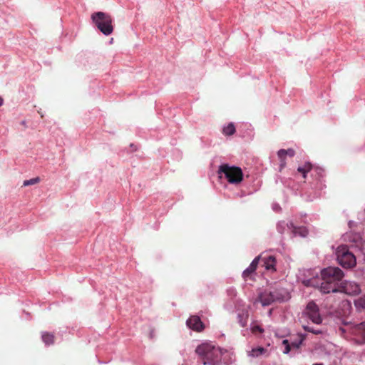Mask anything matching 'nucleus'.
<instances>
[{
    "label": "nucleus",
    "mask_w": 365,
    "mask_h": 365,
    "mask_svg": "<svg viewBox=\"0 0 365 365\" xmlns=\"http://www.w3.org/2000/svg\"><path fill=\"white\" fill-rule=\"evenodd\" d=\"M39 182H40V178L38 177H36L34 178H31L30 180H24L23 185H24V186H29V185L37 184Z\"/></svg>",
    "instance_id": "23"
},
{
    "label": "nucleus",
    "mask_w": 365,
    "mask_h": 365,
    "mask_svg": "<svg viewBox=\"0 0 365 365\" xmlns=\"http://www.w3.org/2000/svg\"><path fill=\"white\" fill-rule=\"evenodd\" d=\"M260 257H257L254 259L250 266L243 272L242 277L247 280L248 278H252V274L255 272L259 264Z\"/></svg>",
    "instance_id": "10"
},
{
    "label": "nucleus",
    "mask_w": 365,
    "mask_h": 365,
    "mask_svg": "<svg viewBox=\"0 0 365 365\" xmlns=\"http://www.w3.org/2000/svg\"><path fill=\"white\" fill-rule=\"evenodd\" d=\"M284 153H285L284 149H280L277 152L278 158L280 160L279 170H282L286 166V164H287V162H286L287 155H285Z\"/></svg>",
    "instance_id": "19"
},
{
    "label": "nucleus",
    "mask_w": 365,
    "mask_h": 365,
    "mask_svg": "<svg viewBox=\"0 0 365 365\" xmlns=\"http://www.w3.org/2000/svg\"><path fill=\"white\" fill-rule=\"evenodd\" d=\"M305 314L314 324H319L322 323V319L319 314V309L316 303L313 301L309 302L307 304Z\"/></svg>",
    "instance_id": "7"
},
{
    "label": "nucleus",
    "mask_w": 365,
    "mask_h": 365,
    "mask_svg": "<svg viewBox=\"0 0 365 365\" xmlns=\"http://www.w3.org/2000/svg\"><path fill=\"white\" fill-rule=\"evenodd\" d=\"M262 260L264 262V266L265 267L266 269H275L274 266L276 263V259L273 256L264 257Z\"/></svg>",
    "instance_id": "15"
},
{
    "label": "nucleus",
    "mask_w": 365,
    "mask_h": 365,
    "mask_svg": "<svg viewBox=\"0 0 365 365\" xmlns=\"http://www.w3.org/2000/svg\"><path fill=\"white\" fill-rule=\"evenodd\" d=\"M272 297L274 298V301L275 302H284L289 298V294L287 291L283 289H275L271 292Z\"/></svg>",
    "instance_id": "12"
},
{
    "label": "nucleus",
    "mask_w": 365,
    "mask_h": 365,
    "mask_svg": "<svg viewBox=\"0 0 365 365\" xmlns=\"http://www.w3.org/2000/svg\"><path fill=\"white\" fill-rule=\"evenodd\" d=\"M319 289L324 294L339 292L340 283L344 274L339 267H329L322 270Z\"/></svg>",
    "instance_id": "1"
},
{
    "label": "nucleus",
    "mask_w": 365,
    "mask_h": 365,
    "mask_svg": "<svg viewBox=\"0 0 365 365\" xmlns=\"http://www.w3.org/2000/svg\"><path fill=\"white\" fill-rule=\"evenodd\" d=\"M339 292H344L349 295H356L361 292V288L354 282L345 281L340 283Z\"/></svg>",
    "instance_id": "8"
},
{
    "label": "nucleus",
    "mask_w": 365,
    "mask_h": 365,
    "mask_svg": "<svg viewBox=\"0 0 365 365\" xmlns=\"http://www.w3.org/2000/svg\"><path fill=\"white\" fill-rule=\"evenodd\" d=\"M303 339L301 338L298 341H293L291 344H289V341L287 339H284L282 341V344L284 345L285 348L284 350V354H288L290 350L291 347L298 349L301 344L302 343Z\"/></svg>",
    "instance_id": "14"
},
{
    "label": "nucleus",
    "mask_w": 365,
    "mask_h": 365,
    "mask_svg": "<svg viewBox=\"0 0 365 365\" xmlns=\"http://www.w3.org/2000/svg\"><path fill=\"white\" fill-rule=\"evenodd\" d=\"M293 227V232L294 235H299L302 237H306L308 235V230L305 227H294L292 224H291Z\"/></svg>",
    "instance_id": "20"
},
{
    "label": "nucleus",
    "mask_w": 365,
    "mask_h": 365,
    "mask_svg": "<svg viewBox=\"0 0 365 365\" xmlns=\"http://www.w3.org/2000/svg\"><path fill=\"white\" fill-rule=\"evenodd\" d=\"M303 328L305 331H309V332H312L314 334H319L322 333V331L320 330H318V329H313L312 327L308 326V325H306V326H303Z\"/></svg>",
    "instance_id": "24"
},
{
    "label": "nucleus",
    "mask_w": 365,
    "mask_h": 365,
    "mask_svg": "<svg viewBox=\"0 0 365 365\" xmlns=\"http://www.w3.org/2000/svg\"><path fill=\"white\" fill-rule=\"evenodd\" d=\"M257 300L262 304V306H268L274 302V298L270 291L264 290L258 296Z\"/></svg>",
    "instance_id": "11"
},
{
    "label": "nucleus",
    "mask_w": 365,
    "mask_h": 365,
    "mask_svg": "<svg viewBox=\"0 0 365 365\" xmlns=\"http://www.w3.org/2000/svg\"><path fill=\"white\" fill-rule=\"evenodd\" d=\"M312 169V165L309 162L305 163L303 165L299 166L297 171L302 174L303 178H307V174Z\"/></svg>",
    "instance_id": "16"
},
{
    "label": "nucleus",
    "mask_w": 365,
    "mask_h": 365,
    "mask_svg": "<svg viewBox=\"0 0 365 365\" xmlns=\"http://www.w3.org/2000/svg\"><path fill=\"white\" fill-rule=\"evenodd\" d=\"M91 19L95 26L104 35L108 36L113 31V19L107 13L98 11L92 14Z\"/></svg>",
    "instance_id": "4"
},
{
    "label": "nucleus",
    "mask_w": 365,
    "mask_h": 365,
    "mask_svg": "<svg viewBox=\"0 0 365 365\" xmlns=\"http://www.w3.org/2000/svg\"><path fill=\"white\" fill-rule=\"evenodd\" d=\"M267 353V350L263 347H257L252 349L250 352L249 355L252 357H258L259 356L266 354Z\"/></svg>",
    "instance_id": "18"
},
{
    "label": "nucleus",
    "mask_w": 365,
    "mask_h": 365,
    "mask_svg": "<svg viewBox=\"0 0 365 365\" xmlns=\"http://www.w3.org/2000/svg\"><path fill=\"white\" fill-rule=\"evenodd\" d=\"M339 332L345 339L353 340L356 344H365V321L359 324L344 322Z\"/></svg>",
    "instance_id": "2"
},
{
    "label": "nucleus",
    "mask_w": 365,
    "mask_h": 365,
    "mask_svg": "<svg viewBox=\"0 0 365 365\" xmlns=\"http://www.w3.org/2000/svg\"><path fill=\"white\" fill-rule=\"evenodd\" d=\"M43 341L46 345H51L54 343L55 336L53 334L49 332H43L41 336Z\"/></svg>",
    "instance_id": "17"
},
{
    "label": "nucleus",
    "mask_w": 365,
    "mask_h": 365,
    "mask_svg": "<svg viewBox=\"0 0 365 365\" xmlns=\"http://www.w3.org/2000/svg\"><path fill=\"white\" fill-rule=\"evenodd\" d=\"M313 365H323L322 364H314Z\"/></svg>",
    "instance_id": "29"
},
{
    "label": "nucleus",
    "mask_w": 365,
    "mask_h": 365,
    "mask_svg": "<svg viewBox=\"0 0 365 365\" xmlns=\"http://www.w3.org/2000/svg\"><path fill=\"white\" fill-rule=\"evenodd\" d=\"M195 352L200 356L204 365H214L221 360V349L211 343L199 345Z\"/></svg>",
    "instance_id": "3"
},
{
    "label": "nucleus",
    "mask_w": 365,
    "mask_h": 365,
    "mask_svg": "<svg viewBox=\"0 0 365 365\" xmlns=\"http://www.w3.org/2000/svg\"><path fill=\"white\" fill-rule=\"evenodd\" d=\"M218 174L225 175V178L231 184H239L243 180V173L240 168L222 164L219 167Z\"/></svg>",
    "instance_id": "5"
},
{
    "label": "nucleus",
    "mask_w": 365,
    "mask_h": 365,
    "mask_svg": "<svg viewBox=\"0 0 365 365\" xmlns=\"http://www.w3.org/2000/svg\"><path fill=\"white\" fill-rule=\"evenodd\" d=\"M285 155L287 156H289V157H293L294 155H295V151L294 149L292 148H289L287 150H285Z\"/></svg>",
    "instance_id": "26"
},
{
    "label": "nucleus",
    "mask_w": 365,
    "mask_h": 365,
    "mask_svg": "<svg viewBox=\"0 0 365 365\" xmlns=\"http://www.w3.org/2000/svg\"><path fill=\"white\" fill-rule=\"evenodd\" d=\"M240 326L242 327H245L246 326V324H247L246 319H240Z\"/></svg>",
    "instance_id": "27"
},
{
    "label": "nucleus",
    "mask_w": 365,
    "mask_h": 365,
    "mask_svg": "<svg viewBox=\"0 0 365 365\" xmlns=\"http://www.w3.org/2000/svg\"><path fill=\"white\" fill-rule=\"evenodd\" d=\"M349 241L353 243V245L358 248H361L364 245V240L359 233H350L348 235Z\"/></svg>",
    "instance_id": "13"
},
{
    "label": "nucleus",
    "mask_w": 365,
    "mask_h": 365,
    "mask_svg": "<svg viewBox=\"0 0 365 365\" xmlns=\"http://www.w3.org/2000/svg\"><path fill=\"white\" fill-rule=\"evenodd\" d=\"M187 325L190 329L198 332L202 331L205 328L204 324L200 318L195 315L191 316L187 320Z\"/></svg>",
    "instance_id": "9"
},
{
    "label": "nucleus",
    "mask_w": 365,
    "mask_h": 365,
    "mask_svg": "<svg viewBox=\"0 0 365 365\" xmlns=\"http://www.w3.org/2000/svg\"><path fill=\"white\" fill-rule=\"evenodd\" d=\"M3 104V99L0 97V106Z\"/></svg>",
    "instance_id": "28"
},
{
    "label": "nucleus",
    "mask_w": 365,
    "mask_h": 365,
    "mask_svg": "<svg viewBox=\"0 0 365 365\" xmlns=\"http://www.w3.org/2000/svg\"><path fill=\"white\" fill-rule=\"evenodd\" d=\"M338 262L344 268H352L356 264V257L351 252L346 246L338 247L336 251Z\"/></svg>",
    "instance_id": "6"
},
{
    "label": "nucleus",
    "mask_w": 365,
    "mask_h": 365,
    "mask_svg": "<svg viewBox=\"0 0 365 365\" xmlns=\"http://www.w3.org/2000/svg\"><path fill=\"white\" fill-rule=\"evenodd\" d=\"M235 132V127L233 123H229L226 127L223 128L224 134L227 135H231Z\"/></svg>",
    "instance_id": "22"
},
{
    "label": "nucleus",
    "mask_w": 365,
    "mask_h": 365,
    "mask_svg": "<svg viewBox=\"0 0 365 365\" xmlns=\"http://www.w3.org/2000/svg\"><path fill=\"white\" fill-rule=\"evenodd\" d=\"M354 304L359 310L365 312V295L355 300Z\"/></svg>",
    "instance_id": "21"
},
{
    "label": "nucleus",
    "mask_w": 365,
    "mask_h": 365,
    "mask_svg": "<svg viewBox=\"0 0 365 365\" xmlns=\"http://www.w3.org/2000/svg\"><path fill=\"white\" fill-rule=\"evenodd\" d=\"M252 331L255 334L256 333H262L263 329L258 325H255L252 327Z\"/></svg>",
    "instance_id": "25"
}]
</instances>
